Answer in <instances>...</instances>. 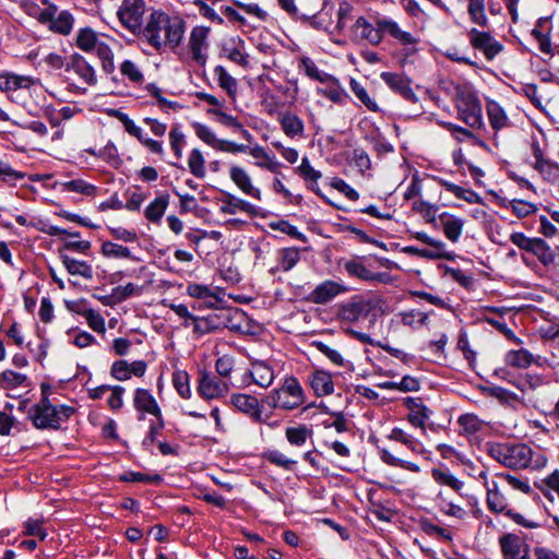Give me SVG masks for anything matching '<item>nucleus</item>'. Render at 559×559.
Masks as SVG:
<instances>
[{"instance_id":"nucleus-20","label":"nucleus","mask_w":559,"mask_h":559,"mask_svg":"<svg viewBox=\"0 0 559 559\" xmlns=\"http://www.w3.org/2000/svg\"><path fill=\"white\" fill-rule=\"evenodd\" d=\"M133 406L138 412L156 417L157 420L160 421V426H164L162 411L150 390L143 388L135 389L133 393Z\"/></svg>"},{"instance_id":"nucleus-61","label":"nucleus","mask_w":559,"mask_h":559,"mask_svg":"<svg viewBox=\"0 0 559 559\" xmlns=\"http://www.w3.org/2000/svg\"><path fill=\"white\" fill-rule=\"evenodd\" d=\"M457 424L462 431L473 435L481 428V420L474 414H464L459 417Z\"/></svg>"},{"instance_id":"nucleus-62","label":"nucleus","mask_w":559,"mask_h":559,"mask_svg":"<svg viewBox=\"0 0 559 559\" xmlns=\"http://www.w3.org/2000/svg\"><path fill=\"white\" fill-rule=\"evenodd\" d=\"M24 534L27 536H36L40 540H45L48 536L47 530L44 527V522L39 519H28L24 523Z\"/></svg>"},{"instance_id":"nucleus-13","label":"nucleus","mask_w":559,"mask_h":559,"mask_svg":"<svg viewBox=\"0 0 559 559\" xmlns=\"http://www.w3.org/2000/svg\"><path fill=\"white\" fill-rule=\"evenodd\" d=\"M39 84V80L28 75H20L12 72L0 74V91L9 94V98L14 100L13 93L20 90H28Z\"/></svg>"},{"instance_id":"nucleus-30","label":"nucleus","mask_w":559,"mask_h":559,"mask_svg":"<svg viewBox=\"0 0 559 559\" xmlns=\"http://www.w3.org/2000/svg\"><path fill=\"white\" fill-rule=\"evenodd\" d=\"M249 154L255 159L254 165L259 168L266 169L271 173H278L280 163L276 162L275 156L269 154L264 147L255 145L248 147Z\"/></svg>"},{"instance_id":"nucleus-2","label":"nucleus","mask_w":559,"mask_h":559,"mask_svg":"<svg viewBox=\"0 0 559 559\" xmlns=\"http://www.w3.org/2000/svg\"><path fill=\"white\" fill-rule=\"evenodd\" d=\"M381 305L382 299L378 295H355L337 306V319L342 323H357L371 317L373 323Z\"/></svg>"},{"instance_id":"nucleus-6","label":"nucleus","mask_w":559,"mask_h":559,"mask_svg":"<svg viewBox=\"0 0 559 559\" xmlns=\"http://www.w3.org/2000/svg\"><path fill=\"white\" fill-rule=\"evenodd\" d=\"M66 72L73 73L80 82L85 85L81 86L75 83H69L68 90L75 94H85L87 86L97 84V74L94 67L81 55L73 53L66 63Z\"/></svg>"},{"instance_id":"nucleus-25","label":"nucleus","mask_w":559,"mask_h":559,"mask_svg":"<svg viewBox=\"0 0 559 559\" xmlns=\"http://www.w3.org/2000/svg\"><path fill=\"white\" fill-rule=\"evenodd\" d=\"M219 211L223 214L227 215H235L238 212L247 213L251 217H255L259 215V210L257 206L252 205L251 203L236 198L235 195L227 193L226 198L223 200V205L221 206Z\"/></svg>"},{"instance_id":"nucleus-37","label":"nucleus","mask_w":559,"mask_h":559,"mask_svg":"<svg viewBox=\"0 0 559 559\" xmlns=\"http://www.w3.org/2000/svg\"><path fill=\"white\" fill-rule=\"evenodd\" d=\"M102 38L91 27L80 28L76 33V46L84 52H92Z\"/></svg>"},{"instance_id":"nucleus-23","label":"nucleus","mask_w":559,"mask_h":559,"mask_svg":"<svg viewBox=\"0 0 559 559\" xmlns=\"http://www.w3.org/2000/svg\"><path fill=\"white\" fill-rule=\"evenodd\" d=\"M222 55L236 64L241 67L248 66L245 43L240 37H231L225 40L222 45Z\"/></svg>"},{"instance_id":"nucleus-1","label":"nucleus","mask_w":559,"mask_h":559,"mask_svg":"<svg viewBox=\"0 0 559 559\" xmlns=\"http://www.w3.org/2000/svg\"><path fill=\"white\" fill-rule=\"evenodd\" d=\"M185 34V22L179 15L152 9L138 37L154 49L177 47Z\"/></svg>"},{"instance_id":"nucleus-60","label":"nucleus","mask_w":559,"mask_h":559,"mask_svg":"<svg viewBox=\"0 0 559 559\" xmlns=\"http://www.w3.org/2000/svg\"><path fill=\"white\" fill-rule=\"evenodd\" d=\"M207 114L214 116L217 122L225 127H229L234 130L242 128V123L238 120V118L223 111L222 108H210L207 109Z\"/></svg>"},{"instance_id":"nucleus-29","label":"nucleus","mask_w":559,"mask_h":559,"mask_svg":"<svg viewBox=\"0 0 559 559\" xmlns=\"http://www.w3.org/2000/svg\"><path fill=\"white\" fill-rule=\"evenodd\" d=\"M250 374L253 382L261 388H269L274 381L273 368L265 361H257L251 365Z\"/></svg>"},{"instance_id":"nucleus-63","label":"nucleus","mask_w":559,"mask_h":559,"mask_svg":"<svg viewBox=\"0 0 559 559\" xmlns=\"http://www.w3.org/2000/svg\"><path fill=\"white\" fill-rule=\"evenodd\" d=\"M300 260V252L297 248H286L281 253L280 265L285 272L292 270Z\"/></svg>"},{"instance_id":"nucleus-64","label":"nucleus","mask_w":559,"mask_h":559,"mask_svg":"<svg viewBox=\"0 0 559 559\" xmlns=\"http://www.w3.org/2000/svg\"><path fill=\"white\" fill-rule=\"evenodd\" d=\"M313 345L316 348L322 353L326 358H329L336 366H345V359L340 350L329 346L323 342H314Z\"/></svg>"},{"instance_id":"nucleus-17","label":"nucleus","mask_w":559,"mask_h":559,"mask_svg":"<svg viewBox=\"0 0 559 559\" xmlns=\"http://www.w3.org/2000/svg\"><path fill=\"white\" fill-rule=\"evenodd\" d=\"M210 27L195 26L192 28L189 37V48L193 60L203 66L206 62L207 55V37L210 34Z\"/></svg>"},{"instance_id":"nucleus-4","label":"nucleus","mask_w":559,"mask_h":559,"mask_svg":"<svg viewBox=\"0 0 559 559\" xmlns=\"http://www.w3.org/2000/svg\"><path fill=\"white\" fill-rule=\"evenodd\" d=\"M263 403L273 409L293 411L305 403V393L299 381L288 377L263 399Z\"/></svg>"},{"instance_id":"nucleus-28","label":"nucleus","mask_w":559,"mask_h":559,"mask_svg":"<svg viewBox=\"0 0 559 559\" xmlns=\"http://www.w3.org/2000/svg\"><path fill=\"white\" fill-rule=\"evenodd\" d=\"M388 438L402 443L414 454H424L426 452L424 444L418 439L401 428H393Z\"/></svg>"},{"instance_id":"nucleus-52","label":"nucleus","mask_w":559,"mask_h":559,"mask_svg":"<svg viewBox=\"0 0 559 559\" xmlns=\"http://www.w3.org/2000/svg\"><path fill=\"white\" fill-rule=\"evenodd\" d=\"M188 166L195 177L203 178L205 176V159L199 148H193L188 158Z\"/></svg>"},{"instance_id":"nucleus-24","label":"nucleus","mask_w":559,"mask_h":559,"mask_svg":"<svg viewBox=\"0 0 559 559\" xmlns=\"http://www.w3.org/2000/svg\"><path fill=\"white\" fill-rule=\"evenodd\" d=\"M277 121L286 136L290 139L304 136L305 123L296 114L282 111L277 116Z\"/></svg>"},{"instance_id":"nucleus-54","label":"nucleus","mask_w":559,"mask_h":559,"mask_svg":"<svg viewBox=\"0 0 559 559\" xmlns=\"http://www.w3.org/2000/svg\"><path fill=\"white\" fill-rule=\"evenodd\" d=\"M193 324V333L198 336L209 334L217 329V324L212 317H197L191 320Z\"/></svg>"},{"instance_id":"nucleus-31","label":"nucleus","mask_w":559,"mask_h":559,"mask_svg":"<svg viewBox=\"0 0 559 559\" xmlns=\"http://www.w3.org/2000/svg\"><path fill=\"white\" fill-rule=\"evenodd\" d=\"M62 264L71 275L82 276L85 280L93 278V269L85 261H79L60 251Z\"/></svg>"},{"instance_id":"nucleus-43","label":"nucleus","mask_w":559,"mask_h":559,"mask_svg":"<svg viewBox=\"0 0 559 559\" xmlns=\"http://www.w3.org/2000/svg\"><path fill=\"white\" fill-rule=\"evenodd\" d=\"M506 362L516 368H527L534 362L533 355L526 349L510 350L506 354Z\"/></svg>"},{"instance_id":"nucleus-35","label":"nucleus","mask_w":559,"mask_h":559,"mask_svg":"<svg viewBox=\"0 0 559 559\" xmlns=\"http://www.w3.org/2000/svg\"><path fill=\"white\" fill-rule=\"evenodd\" d=\"M102 62V69L107 74L115 72L114 51L108 43L100 39L93 50Z\"/></svg>"},{"instance_id":"nucleus-58","label":"nucleus","mask_w":559,"mask_h":559,"mask_svg":"<svg viewBox=\"0 0 559 559\" xmlns=\"http://www.w3.org/2000/svg\"><path fill=\"white\" fill-rule=\"evenodd\" d=\"M73 22V16L69 12L63 11L56 16L51 24V28L57 33L67 35L71 32Z\"/></svg>"},{"instance_id":"nucleus-15","label":"nucleus","mask_w":559,"mask_h":559,"mask_svg":"<svg viewBox=\"0 0 559 559\" xmlns=\"http://www.w3.org/2000/svg\"><path fill=\"white\" fill-rule=\"evenodd\" d=\"M346 292L348 288L342 282L326 280L316 286L309 295V300L313 304L325 305Z\"/></svg>"},{"instance_id":"nucleus-47","label":"nucleus","mask_w":559,"mask_h":559,"mask_svg":"<svg viewBox=\"0 0 559 559\" xmlns=\"http://www.w3.org/2000/svg\"><path fill=\"white\" fill-rule=\"evenodd\" d=\"M350 90L355 94V96L367 107L368 110L372 112H378L380 110L377 102L369 95L367 90L355 79L350 80Z\"/></svg>"},{"instance_id":"nucleus-38","label":"nucleus","mask_w":559,"mask_h":559,"mask_svg":"<svg viewBox=\"0 0 559 559\" xmlns=\"http://www.w3.org/2000/svg\"><path fill=\"white\" fill-rule=\"evenodd\" d=\"M169 203L167 194L159 195L152 201L145 209V217L152 223H158Z\"/></svg>"},{"instance_id":"nucleus-22","label":"nucleus","mask_w":559,"mask_h":559,"mask_svg":"<svg viewBox=\"0 0 559 559\" xmlns=\"http://www.w3.org/2000/svg\"><path fill=\"white\" fill-rule=\"evenodd\" d=\"M408 409L407 420L414 427L420 428L426 432V421L430 418L432 412L429 409L419 397H408L405 402Z\"/></svg>"},{"instance_id":"nucleus-7","label":"nucleus","mask_w":559,"mask_h":559,"mask_svg":"<svg viewBox=\"0 0 559 559\" xmlns=\"http://www.w3.org/2000/svg\"><path fill=\"white\" fill-rule=\"evenodd\" d=\"M147 11L145 0H121L117 17L121 26L138 36L144 26V14Z\"/></svg>"},{"instance_id":"nucleus-9","label":"nucleus","mask_w":559,"mask_h":559,"mask_svg":"<svg viewBox=\"0 0 559 559\" xmlns=\"http://www.w3.org/2000/svg\"><path fill=\"white\" fill-rule=\"evenodd\" d=\"M262 403L255 396L245 393H234L230 396V404L238 412L259 424H265L271 418V415L264 413Z\"/></svg>"},{"instance_id":"nucleus-42","label":"nucleus","mask_w":559,"mask_h":559,"mask_svg":"<svg viewBox=\"0 0 559 559\" xmlns=\"http://www.w3.org/2000/svg\"><path fill=\"white\" fill-rule=\"evenodd\" d=\"M27 376L7 369L0 373V386L3 390H14L19 386H23L27 382Z\"/></svg>"},{"instance_id":"nucleus-21","label":"nucleus","mask_w":559,"mask_h":559,"mask_svg":"<svg viewBox=\"0 0 559 559\" xmlns=\"http://www.w3.org/2000/svg\"><path fill=\"white\" fill-rule=\"evenodd\" d=\"M229 178L235 186L246 195L255 200L262 199L261 190L254 187L249 173L240 166L234 165L229 168Z\"/></svg>"},{"instance_id":"nucleus-40","label":"nucleus","mask_w":559,"mask_h":559,"mask_svg":"<svg viewBox=\"0 0 559 559\" xmlns=\"http://www.w3.org/2000/svg\"><path fill=\"white\" fill-rule=\"evenodd\" d=\"M440 183L447 191L451 192L454 197L464 200L469 204L481 202V198L471 189H465L447 180H441Z\"/></svg>"},{"instance_id":"nucleus-14","label":"nucleus","mask_w":559,"mask_h":559,"mask_svg":"<svg viewBox=\"0 0 559 559\" xmlns=\"http://www.w3.org/2000/svg\"><path fill=\"white\" fill-rule=\"evenodd\" d=\"M380 78L393 92L400 94L405 100L417 103L418 97L412 87L409 78L393 72H382Z\"/></svg>"},{"instance_id":"nucleus-44","label":"nucleus","mask_w":559,"mask_h":559,"mask_svg":"<svg viewBox=\"0 0 559 559\" xmlns=\"http://www.w3.org/2000/svg\"><path fill=\"white\" fill-rule=\"evenodd\" d=\"M467 12L473 23L483 27L488 25V17L485 12V0H468Z\"/></svg>"},{"instance_id":"nucleus-32","label":"nucleus","mask_w":559,"mask_h":559,"mask_svg":"<svg viewBox=\"0 0 559 559\" xmlns=\"http://www.w3.org/2000/svg\"><path fill=\"white\" fill-rule=\"evenodd\" d=\"M487 115L490 126L496 131L504 129L509 126V118L504 109L497 102L489 100L487 103Z\"/></svg>"},{"instance_id":"nucleus-50","label":"nucleus","mask_w":559,"mask_h":559,"mask_svg":"<svg viewBox=\"0 0 559 559\" xmlns=\"http://www.w3.org/2000/svg\"><path fill=\"white\" fill-rule=\"evenodd\" d=\"M300 66L304 68L305 73L314 81L326 83L332 79L330 74L319 70L309 57H302L300 59Z\"/></svg>"},{"instance_id":"nucleus-48","label":"nucleus","mask_w":559,"mask_h":559,"mask_svg":"<svg viewBox=\"0 0 559 559\" xmlns=\"http://www.w3.org/2000/svg\"><path fill=\"white\" fill-rule=\"evenodd\" d=\"M173 385L182 399L191 397L190 377L185 370H176L173 373Z\"/></svg>"},{"instance_id":"nucleus-26","label":"nucleus","mask_w":559,"mask_h":559,"mask_svg":"<svg viewBox=\"0 0 559 559\" xmlns=\"http://www.w3.org/2000/svg\"><path fill=\"white\" fill-rule=\"evenodd\" d=\"M308 379L317 396H325L334 392V382L330 372L317 369L309 374Z\"/></svg>"},{"instance_id":"nucleus-41","label":"nucleus","mask_w":559,"mask_h":559,"mask_svg":"<svg viewBox=\"0 0 559 559\" xmlns=\"http://www.w3.org/2000/svg\"><path fill=\"white\" fill-rule=\"evenodd\" d=\"M119 70L122 76L128 79L133 84H142L144 82V74L141 66L133 60H124L120 63Z\"/></svg>"},{"instance_id":"nucleus-39","label":"nucleus","mask_w":559,"mask_h":559,"mask_svg":"<svg viewBox=\"0 0 559 559\" xmlns=\"http://www.w3.org/2000/svg\"><path fill=\"white\" fill-rule=\"evenodd\" d=\"M311 436L312 430L306 425L287 427L285 430V437L288 443L294 447H302Z\"/></svg>"},{"instance_id":"nucleus-45","label":"nucleus","mask_w":559,"mask_h":559,"mask_svg":"<svg viewBox=\"0 0 559 559\" xmlns=\"http://www.w3.org/2000/svg\"><path fill=\"white\" fill-rule=\"evenodd\" d=\"M75 311L86 320L88 326L93 331L97 333H105V319L98 311L91 308L78 309Z\"/></svg>"},{"instance_id":"nucleus-59","label":"nucleus","mask_w":559,"mask_h":559,"mask_svg":"<svg viewBox=\"0 0 559 559\" xmlns=\"http://www.w3.org/2000/svg\"><path fill=\"white\" fill-rule=\"evenodd\" d=\"M193 130L197 134V136L203 141L205 144L212 146L213 148L216 147L219 139H217L215 132L207 126L202 124L200 122H194L192 124Z\"/></svg>"},{"instance_id":"nucleus-16","label":"nucleus","mask_w":559,"mask_h":559,"mask_svg":"<svg viewBox=\"0 0 559 559\" xmlns=\"http://www.w3.org/2000/svg\"><path fill=\"white\" fill-rule=\"evenodd\" d=\"M343 267L348 276L358 278L360 281L385 283L389 280V274L371 271L359 259H350L344 261Z\"/></svg>"},{"instance_id":"nucleus-27","label":"nucleus","mask_w":559,"mask_h":559,"mask_svg":"<svg viewBox=\"0 0 559 559\" xmlns=\"http://www.w3.org/2000/svg\"><path fill=\"white\" fill-rule=\"evenodd\" d=\"M444 236L451 242H457L463 233L465 221L451 213L443 212L439 215Z\"/></svg>"},{"instance_id":"nucleus-11","label":"nucleus","mask_w":559,"mask_h":559,"mask_svg":"<svg viewBox=\"0 0 559 559\" xmlns=\"http://www.w3.org/2000/svg\"><path fill=\"white\" fill-rule=\"evenodd\" d=\"M456 107L461 119L469 127L481 124V107L478 99L472 94L457 95Z\"/></svg>"},{"instance_id":"nucleus-56","label":"nucleus","mask_w":559,"mask_h":559,"mask_svg":"<svg viewBox=\"0 0 559 559\" xmlns=\"http://www.w3.org/2000/svg\"><path fill=\"white\" fill-rule=\"evenodd\" d=\"M64 190L76 192L83 195H94L97 191V187L86 182L83 179H74L63 183Z\"/></svg>"},{"instance_id":"nucleus-18","label":"nucleus","mask_w":559,"mask_h":559,"mask_svg":"<svg viewBox=\"0 0 559 559\" xmlns=\"http://www.w3.org/2000/svg\"><path fill=\"white\" fill-rule=\"evenodd\" d=\"M504 559H531L530 547L525 540L515 534H507L500 538Z\"/></svg>"},{"instance_id":"nucleus-19","label":"nucleus","mask_w":559,"mask_h":559,"mask_svg":"<svg viewBox=\"0 0 559 559\" xmlns=\"http://www.w3.org/2000/svg\"><path fill=\"white\" fill-rule=\"evenodd\" d=\"M506 488L503 484L496 477L491 481H486L487 506L488 509L496 513H504L509 509L508 499L504 496Z\"/></svg>"},{"instance_id":"nucleus-46","label":"nucleus","mask_w":559,"mask_h":559,"mask_svg":"<svg viewBox=\"0 0 559 559\" xmlns=\"http://www.w3.org/2000/svg\"><path fill=\"white\" fill-rule=\"evenodd\" d=\"M100 252L109 259H133L129 248L111 241L103 242Z\"/></svg>"},{"instance_id":"nucleus-33","label":"nucleus","mask_w":559,"mask_h":559,"mask_svg":"<svg viewBox=\"0 0 559 559\" xmlns=\"http://www.w3.org/2000/svg\"><path fill=\"white\" fill-rule=\"evenodd\" d=\"M214 75L216 76L218 86L224 90L227 95L235 99L238 93V83L223 66H216L214 68Z\"/></svg>"},{"instance_id":"nucleus-49","label":"nucleus","mask_w":559,"mask_h":559,"mask_svg":"<svg viewBox=\"0 0 559 559\" xmlns=\"http://www.w3.org/2000/svg\"><path fill=\"white\" fill-rule=\"evenodd\" d=\"M537 257L539 262L545 265L549 266L555 263V260L557 258V251L556 248L551 249L545 240L542 238L538 239L537 245L535 249L532 252Z\"/></svg>"},{"instance_id":"nucleus-51","label":"nucleus","mask_w":559,"mask_h":559,"mask_svg":"<svg viewBox=\"0 0 559 559\" xmlns=\"http://www.w3.org/2000/svg\"><path fill=\"white\" fill-rule=\"evenodd\" d=\"M264 457L271 464L281 467L285 471H290L297 464V461L289 459L278 450H270L264 453Z\"/></svg>"},{"instance_id":"nucleus-10","label":"nucleus","mask_w":559,"mask_h":559,"mask_svg":"<svg viewBox=\"0 0 559 559\" xmlns=\"http://www.w3.org/2000/svg\"><path fill=\"white\" fill-rule=\"evenodd\" d=\"M467 37L471 46L483 52L487 60L495 59L503 49L502 44L495 39L489 32L473 27L467 32Z\"/></svg>"},{"instance_id":"nucleus-57","label":"nucleus","mask_w":559,"mask_h":559,"mask_svg":"<svg viewBox=\"0 0 559 559\" xmlns=\"http://www.w3.org/2000/svg\"><path fill=\"white\" fill-rule=\"evenodd\" d=\"M496 477L503 484V487H511L515 490H520L522 492L527 493L531 490V486L528 483L522 478L512 476L510 474H496Z\"/></svg>"},{"instance_id":"nucleus-8","label":"nucleus","mask_w":559,"mask_h":559,"mask_svg":"<svg viewBox=\"0 0 559 559\" xmlns=\"http://www.w3.org/2000/svg\"><path fill=\"white\" fill-rule=\"evenodd\" d=\"M229 390L227 381L205 370L200 372L197 392L203 400H221L228 394Z\"/></svg>"},{"instance_id":"nucleus-53","label":"nucleus","mask_w":559,"mask_h":559,"mask_svg":"<svg viewBox=\"0 0 559 559\" xmlns=\"http://www.w3.org/2000/svg\"><path fill=\"white\" fill-rule=\"evenodd\" d=\"M392 37L405 46L406 56H412L417 51L418 39L409 32H405L399 26Z\"/></svg>"},{"instance_id":"nucleus-55","label":"nucleus","mask_w":559,"mask_h":559,"mask_svg":"<svg viewBox=\"0 0 559 559\" xmlns=\"http://www.w3.org/2000/svg\"><path fill=\"white\" fill-rule=\"evenodd\" d=\"M120 480L126 483H147V484H159L162 476L158 474H144L141 472H128L119 477Z\"/></svg>"},{"instance_id":"nucleus-12","label":"nucleus","mask_w":559,"mask_h":559,"mask_svg":"<svg viewBox=\"0 0 559 559\" xmlns=\"http://www.w3.org/2000/svg\"><path fill=\"white\" fill-rule=\"evenodd\" d=\"M349 37L356 43L367 41L373 46L381 43L378 25L371 24L364 16L357 17L350 25Z\"/></svg>"},{"instance_id":"nucleus-36","label":"nucleus","mask_w":559,"mask_h":559,"mask_svg":"<svg viewBox=\"0 0 559 559\" xmlns=\"http://www.w3.org/2000/svg\"><path fill=\"white\" fill-rule=\"evenodd\" d=\"M432 479L441 486H448L455 491L462 490L464 483L457 479L448 468L435 467L431 469Z\"/></svg>"},{"instance_id":"nucleus-5","label":"nucleus","mask_w":559,"mask_h":559,"mask_svg":"<svg viewBox=\"0 0 559 559\" xmlns=\"http://www.w3.org/2000/svg\"><path fill=\"white\" fill-rule=\"evenodd\" d=\"M490 455L509 468L522 469L531 466L533 450L524 443H497L491 445Z\"/></svg>"},{"instance_id":"nucleus-34","label":"nucleus","mask_w":559,"mask_h":559,"mask_svg":"<svg viewBox=\"0 0 559 559\" xmlns=\"http://www.w3.org/2000/svg\"><path fill=\"white\" fill-rule=\"evenodd\" d=\"M404 252L411 255H415L418 258H424L428 260H452L453 255L451 252L447 251L445 248L437 249L430 247V249H421L414 246H407L404 248Z\"/></svg>"},{"instance_id":"nucleus-3","label":"nucleus","mask_w":559,"mask_h":559,"mask_svg":"<svg viewBox=\"0 0 559 559\" xmlns=\"http://www.w3.org/2000/svg\"><path fill=\"white\" fill-rule=\"evenodd\" d=\"M74 412L72 406L53 405L48 396L44 395L40 402L33 405L27 413L35 428L57 430L70 419Z\"/></svg>"}]
</instances>
